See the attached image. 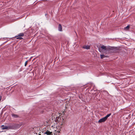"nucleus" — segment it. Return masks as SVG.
<instances>
[{
	"label": "nucleus",
	"mask_w": 135,
	"mask_h": 135,
	"mask_svg": "<svg viewBox=\"0 0 135 135\" xmlns=\"http://www.w3.org/2000/svg\"><path fill=\"white\" fill-rule=\"evenodd\" d=\"M106 120L105 118L104 117L100 119L98 121V122L99 123L103 122H105Z\"/></svg>",
	"instance_id": "obj_3"
},
{
	"label": "nucleus",
	"mask_w": 135,
	"mask_h": 135,
	"mask_svg": "<svg viewBox=\"0 0 135 135\" xmlns=\"http://www.w3.org/2000/svg\"><path fill=\"white\" fill-rule=\"evenodd\" d=\"M129 28V25H127L126 27H124V29L125 30H128Z\"/></svg>",
	"instance_id": "obj_10"
},
{
	"label": "nucleus",
	"mask_w": 135,
	"mask_h": 135,
	"mask_svg": "<svg viewBox=\"0 0 135 135\" xmlns=\"http://www.w3.org/2000/svg\"><path fill=\"white\" fill-rule=\"evenodd\" d=\"M38 135H40V134H39Z\"/></svg>",
	"instance_id": "obj_15"
},
{
	"label": "nucleus",
	"mask_w": 135,
	"mask_h": 135,
	"mask_svg": "<svg viewBox=\"0 0 135 135\" xmlns=\"http://www.w3.org/2000/svg\"><path fill=\"white\" fill-rule=\"evenodd\" d=\"M111 49V48L110 47L107 48L106 46H104V45H103L101 47V48H99V50L100 52H102V50H103L104 51H107V50H110Z\"/></svg>",
	"instance_id": "obj_2"
},
{
	"label": "nucleus",
	"mask_w": 135,
	"mask_h": 135,
	"mask_svg": "<svg viewBox=\"0 0 135 135\" xmlns=\"http://www.w3.org/2000/svg\"><path fill=\"white\" fill-rule=\"evenodd\" d=\"M100 58L102 59L105 57V56L104 55H100Z\"/></svg>",
	"instance_id": "obj_12"
},
{
	"label": "nucleus",
	"mask_w": 135,
	"mask_h": 135,
	"mask_svg": "<svg viewBox=\"0 0 135 135\" xmlns=\"http://www.w3.org/2000/svg\"><path fill=\"white\" fill-rule=\"evenodd\" d=\"M58 30L59 31H62V26L60 24H59L58 27Z\"/></svg>",
	"instance_id": "obj_7"
},
{
	"label": "nucleus",
	"mask_w": 135,
	"mask_h": 135,
	"mask_svg": "<svg viewBox=\"0 0 135 135\" xmlns=\"http://www.w3.org/2000/svg\"><path fill=\"white\" fill-rule=\"evenodd\" d=\"M83 48L86 49H90V47L89 45H85L83 46Z\"/></svg>",
	"instance_id": "obj_6"
},
{
	"label": "nucleus",
	"mask_w": 135,
	"mask_h": 135,
	"mask_svg": "<svg viewBox=\"0 0 135 135\" xmlns=\"http://www.w3.org/2000/svg\"><path fill=\"white\" fill-rule=\"evenodd\" d=\"M2 129L3 130L9 129V126L8 127L6 126H4L3 125L2 126Z\"/></svg>",
	"instance_id": "obj_5"
},
{
	"label": "nucleus",
	"mask_w": 135,
	"mask_h": 135,
	"mask_svg": "<svg viewBox=\"0 0 135 135\" xmlns=\"http://www.w3.org/2000/svg\"><path fill=\"white\" fill-rule=\"evenodd\" d=\"M20 126V125L18 124H12L9 126V129H15L19 128Z\"/></svg>",
	"instance_id": "obj_1"
},
{
	"label": "nucleus",
	"mask_w": 135,
	"mask_h": 135,
	"mask_svg": "<svg viewBox=\"0 0 135 135\" xmlns=\"http://www.w3.org/2000/svg\"><path fill=\"white\" fill-rule=\"evenodd\" d=\"M14 118H16L18 117V116L17 115L13 114L11 115Z\"/></svg>",
	"instance_id": "obj_8"
},
{
	"label": "nucleus",
	"mask_w": 135,
	"mask_h": 135,
	"mask_svg": "<svg viewBox=\"0 0 135 135\" xmlns=\"http://www.w3.org/2000/svg\"><path fill=\"white\" fill-rule=\"evenodd\" d=\"M111 115V113H109L105 117H104L106 119H107V118L109 117Z\"/></svg>",
	"instance_id": "obj_9"
},
{
	"label": "nucleus",
	"mask_w": 135,
	"mask_h": 135,
	"mask_svg": "<svg viewBox=\"0 0 135 135\" xmlns=\"http://www.w3.org/2000/svg\"><path fill=\"white\" fill-rule=\"evenodd\" d=\"M18 36H17V39H22V38L21 37H18Z\"/></svg>",
	"instance_id": "obj_13"
},
{
	"label": "nucleus",
	"mask_w": 135,
	"mask_h": 135,
	"mask_svg": "<svg viewBox=\"0 0 135 135\" xmlns=\"http://www.w3.org/2000/svg\"><path fill=\"white\" fill-rule=\"evenodd\" d=\"M27 61H26L25 63V66H26V65H27Z\"/></svg>",
	"instance_id": "obj_14"
},
{
	"label": "nucleus",
	"mask_w": 135,
	"mask_h": 135,
	"mask_svg": "<svg viewBox=\"0 0 135 135\" xmlns=\"http://www.w3.org/2000/svg\"><path fill=\"white\" fill-rule=\"evenodd\" d=\"M24 36V34L23 33H19L18 35V36L22 37Z\"/></svg>",
	"instance_id": "obj_11"
},
{
	"label": "nucleus",
	"mask_w": 135,
	"mask_h": 135,
	"mask_svg": "<svg viewBox=\"0 0 135 135\" xmlns=\"http://www.w3.org/2000/svg\"><path fill=\"white\" fill-rule=\"evenodd\" d=\"M52 133L51 132H50L48 130H47L44 133V134H46L47 135H51L52 134Z\"/></svg>",
	"instance_id": "obj_4"
}]
</instances>
